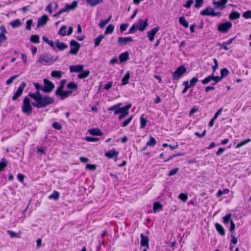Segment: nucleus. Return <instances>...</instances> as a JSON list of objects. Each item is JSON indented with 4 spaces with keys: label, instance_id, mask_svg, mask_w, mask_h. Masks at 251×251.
Instances as JSON below:
<instances>
[{
    "label": "nucleus",
    "instance_id": "f3484780",
    "mask_svg": "<svg viewBox=\"0 0 251 251\" xmlns=\"http://www.w3.org/2000/svg\"><path fill=\"white\" fill-rule=\"evenodd\" d=\"M159 27H155L152 28L150 31H149L147 33V35L149 40L151 42H152L154 39V36L156 33L159 30Z\"/></svg>",
    "mask_w": 251,
    "mask_h": 251
},
{
    "label": "nucleus",
    "instance_id": "338daca9",
    "mask_svg": "<svg viewBox=\"0 0 251 251\" xmlns=\"http://www.w3.org/2000/svg\"><path fill=\"white\" fill-rule=\"evenodd\" d=\"M85 140L88 142H96L99 140V138L91 137H86Z\"/></svg>",
    "mask_w": 251,
    "mask_h": 251
},
{
    "label": "nucleus",
    "instance_id": "a18cd8bd",
    "mask_svg": "<svg viewBox=\"0 0 251 251\" xmlns=\"http://www.w3.org/2000/svg\"><path fill=\"white\" fill-rule=\"evenodd\" d=\"M33 25V20L32 19H28L26 22V29L28 30H30L31 28V26Z\"/></svg>",
    "mask_w": 251,
    "mask_h": 251
},
{
    "label": "nucleus",
    "instance_id": "e2e57ef3",
    "mask_svg": "<svg viewBox=\"0 0 251 251\" xmlns=\"http://www.w3.org/2000/svg\"><path fill=\"white\" fill-rule=\"evenodd\" d=\"M128 26V24H123L120 25V30L122 32L126 30V28Z\"/></svg>",
    "mask_w": 251,
    "mask_h": 251
},
{
    "label": "nucleus",
    "instance_id": "bf43d9fd",
    "mask_svg": "<svg viewBox=\"0 0 251 251\" xmlns=\"http://www.w3.org/2000/svg\"><path fill=\"white\" fill-rule=\"evenodd\" d=\"M6 166V163L5 162L4 159H2L0 162V172L3 171Z\"/></svg>",
    "mask_w": 251,
    "mask_h": 251
},
{
    "label": "nucleus",
    "instance_id": "2f4dec72",
    "mask_svg": "<svg viewBox=\"0 0 251 251\" xmlns=\"http://www.w3.org/2000/svg\"><path fill=\"white\" fill-rule=\"evenodd\" d=\"M114 27L115 26L114 25L111 24L109 25L106 28V29L104 31V34L105 35L111 34L114 31Z\"/></svg>",
    "mask_w": 251,
    "mask_h": 251
},
{
    "label": "nucleus",
    "instance_id": "cd10ccee",
    "mask_svg": "<svg viewBox=\"0 0 251 251\" xmlns=\"http://www.w3.org/2000/svg\"><path fill=\"white\" fill-rule=\"evenodd\" d=\"M130 78V73L129 72H127L124 77L122 79V84L123 85H125L128 83V80Z\"/></svg>",
    "mask_w": 251,
    "mask_h": 251
},
{
    "label": "nucleus",
    "instance_id": "49530a36",
    "mask_svg": "<svg viewBox=\"0 0 251 251\" xmlns=\"http://www.w3.org/2000/svg\"><path fill=\"white\" fill-rule=\"evenodd\" d=\"M221 77L223 78L224 77L226 76L229 73L228 70L226 68H223L221 70Z\"/></svg>",
    "mask_w": 251,
    "mask_h": 251
},
{
    "label": "nucleus",
    "instance_id": "5fc2aeb1",
    "mask_svg": "<svg viewBox=\"0 0 251 251\" xmlns=\"http://www.w3.org/2000/svg\"><path fill=\"white\" fill-rule=\"evenodd\" d=\"M108 23V20H101L99 24V27L100 28H103Z\"/></svg>",
    "mask_w": 251,
    "mask_h": 251
},
{
    "label": "nucleus",
    "instance_id": "5701e85b",
    "mask_svg": "<svg viewBox=\"0 0 251 251\" xmlns=\"http://www.w3.org/2000/svg\"><path fill=\"white\" fill-rule=\"evenodd\" d=\"M119 154L118 151H116L115 149L111 150L105 153V156L108 158H112L114 156H117Z\"/></svg>",
    "mask_w": 251,
    "mask_h": 251
},
{
    "label": "nucleus",
    "instance_id": "20e7f679",
    "mask_svg": "<svg viewBox=\"0 0 251 251\" xmlns=\"http://www.w3.org/2000/svg\"><path fill=\"white\" fill-rule=\"evenodd\" d=\"M200 14L203 16H211L213 17L218 16L219 17L221 16L220 12H215L214 9L210 6H208L205 9L201 10Z\"/></svg>",
    "mask_w": 251,
    "mask_h": 251
},
{
    "label": "nucleus",
    "instance_id": "de8ad7c7",
    "mask_svg": "<svg viewBox=\"0 0 251 251\" xmlns=\"http://www.w3.org/2000/svg\"><path fill=\"white\" fill-rule=\"evenodd\" d=\"M68 88L70 89H76L77 88V85L73 82H69L67 85Z\"/></svg>",
    "mask_w": 251,
    "mask_h": 251
},
{
    "label": "nucleus",
    "instance_id": "72a5a7b5",
    "mask_svg": "<svg viewBox=\"0 0 251 251\" xmlns=\"http://www.w3.org/2000/svg\"><path fill=\"white\" fill-rule=\"evenodd\" d=\"M10 24L13 28H16L21 25V22L19 19H16L10 22Z\"/></svg>",
    "mask_w": 251,
    "mask_h": 251
},
{
    "label": "nucleus",
    "instance_id": "c9c22d12",
    "mask_svg": "<svg viewBox=\"0 0 251 251\" xmlns=\"http://www.w3.org/2000/svg\"><path fill=\"white\" fill-rule=\"evenodd\" d=\"M156 144V140L152 136L150 137L149 141L147 143V146L154 147Z\"/></svg>",
    "mask_w": 251,
    "mask_h": 251
},
{
    "label": "nucleus",
    "instance_id": "9b49d317",
    "mask_svg": "<svg viewBox=\"0 0 251 251\" xmlns=\"http://www.w3.org/2000/svg\"><path fill=\"white\" fill-rule=\"evenodd\" d=\"M67 29V26L66 25H62L58 32V34L62 36H65L66 35H71L73 31V28L71 26H70L68 28V31L67 32L66 30Z\"/></svg>",
    "mask_w": 251,
    "mask_h": 251
},
{
    "label": "nucleus",
    "instance_id": "e433bc0d",
    "mask_svg": "<svg viewBox=\"0 0 251 251\" xmlns=\"http://www.w3.org/2000/svg\"><path fill=\"white\" fill-rule=\"evenodd\" d=\"M179 22L180 24H181L185 28L188 27V24L184 17H181L179 18Z\"/></svg>",
    "mask_w": 251,
    "mask_h": 251
},
{
    "label": "nucleus",
    "instance_id": "423d86ee",
    "mask_svg": "<svg viewBox=\"0 0 251 251\" xmlns=\"http://www.w3.org/2000/svg\"><path fill=\"white\" fill-rule=\"evenodd\" d=\"M70 44L71 50L69 51V54L73 55L76 54L80 47V44L73 40L71 41Z\"/></svg>",
    "mask_w": 251,
    "mask_h": 251
},
{
    "label": "nucleus",
    "instance_id": "dca6fc26",
    "mask_svg": "<svg viewBox=\"0 0 251 251\" xmlns=\"http://www.w3.org/2000/svg\"><path fill=\"white\" fill-rule=\"evenodd\" d=\"M148 19H146V21H143L142 19H140L138 21L137 23L136 24L138 29L141 31H144L147 26L148 25Z\"/></svg>",
    "mask_w": 251,
    "mask_h": 251
},
{
    "label": "nucleus",
    "instance_id": "c85d7f7f",
    "mask_svg": "<svg viewBox=\"0 0 251 251\" xmlns=\"http://www.w3.org/2000/svg\"><path fill=\"white\" fill-rule=\"evenodd\" d=\"M90 74V71L88 70L82 71L78 74L77 77L79 78L82 79L85 77H87Z\"/></svg>",
    "mask_w": 251,
    "mask_h": 251
},
{
    "label": "nucleus",
    "instance_id": "473e14b6",
    "mask_svg": "<svg viewBox=\"0 0 251 251\" xmlns=\"http://www.w3.org/2000/svg\"><path fill=\"white\" fill-rule=\"evenodd\" d=\"M162 208V205L160 203L156 202L154 203L153 210L154 212H156L161 210Z\"/></svg>",
    "mask_w": 251,
    "mask_h": 251
},
{
    "label": "nucleus",
    "instance_id": "9d476101",
    "mask_svg": "<svg viewBox=\"0 0 251 251\" xmlns=\"http://www.w3.org/2000/svg\"><path fill=\"white\" fill-rule=\"evenodd\" d=\"M44 86L42 89V91L45 92H51L54 88V85L52 82L46 78L44 79Z\"/></svg>",
    "mask_w": 251,
    "mask_h": 251
},
{
    "label": "nucleus",
    "instance_id": "ea45409f",
    "mask_svg": "<svg viewBox=\"0 0 251 251\" xmlns=\"http://www.w3.org/2000/svg\"><path fill=\"white\" fill-rule=\"evenodd\" d=\"M231 214L229 213L223 218V221L225 225L227 224L231 221Z\"/></svg>",
    "mask_w": 251,
    "mask_h": 251
},
{
    "label": "nucleus",
    "instance_id": "ddd939ff",
    "mask_svg": "<svg viewBox=\"0 0 251 251\" xmlns=\"http://www.w3.org/2000/svg\"><path fill=\"white\" fill-rule=\"evenodd\" d=\"M78 1L74 0L72 3H66L65 7L62 8L64 12H68L70 11L74 10L77 6Z\"/></svg>",
    "mask_w": 251,
    "mask_h": 251
},
{
    "label": "nucleus",
    "instance_id": "4d7b16f0",
    "mask_svg": "<svg viewBox=\"0 0 251 251\" xmlns=\"http://www.w3.org/2000/svg\"><path fill=\"white\" fill-rule=\"evenodd\" d=\"M243 17L245 19H251V11L249 10L245 12L243 14Z\"/></svg>",
    "mask_w": 251,
    "mask_h": 251
},
{
    "label": "nucleus",
    "instance_id": "8fccbe9b",
    "mask_svg": "<svg viewBox=\"0 0 251 251\" xmlns=\"http://www.w3.org/2000/svg\"><path fill=\"white\" fill-rule=\"evenodd\" d=\"M19 75H13L11 77H10L9 79H8L6 80V84L7 85H9L12 83L13 80L15 79Z\"/></svg>",
    "mask_w": 251,
    "mask_h": 251
},
{
    "label": "nucleus",
    "instance_id": "412c9836",
    "mask_svg": "<svg viewBox=\"0 0 251 251\" xmlns=\"http://www.w3.org/2000/svg\"><path fill=\"white\" fill-rule=\"evenodd\" d=\"M83 65H72L70 66V71L71 73H79L83 70Z\"/></svg>",
    "mask_w": 251,
    "mask_h": 251
},
{
    "label": "nucleus",
    "instance_id": "6e6d98bb",
    "mask_svg": "<svg viewBox=\"0 0 251 251\" xmlns=\"http://www.w3.org/2000/svg\"><path fill=\"white\" fill-rule=\"evenodd\" d=\"M217 46L220 47L221 49H223L225 50H228V48H227V46L225 42L223 43H218Z\"/></svg>",
    "mask_w": 251,
    "mask_h": 251
},
{
    "label": "nucleus",
    "instance_id": "6e6552de",
    "mask_svg": "<svg viewBox=\"0 0 251 251\" xmlns=\"http://www.w3.org/2000/svg\"><path fill=\"white\" fill-rule=\"evenodd\" d=\"M26 86V83L25 82H22L18 89L12 97V100H16L23 93L24 89Z\"/></svg>",
    "mask_w": 251,
    "mask_h": 251
},
{
    "label": "nucleus",
    "instance_id": "3c124183",
    "mask_svg": "<svg viewBox=\"0 0 251 251\" xmlns=\"http://www.w3.org/2000/svg\"><path fill=\"white\" fill-rule=\"evenodd\" d=\"M213 79L212 80H214L215 81L214 83H212L213 85H215L216 83L220 81L222 78L221 76H214L213 74Z\"/></svg>",
    "mask_w": 251,
    "mask_h": 251
},
{
    "label": "nucleus",
    "instance_id": "79ce46f5",
    "mask_svg": "<svg viewBox=\"0 0 251 251\" xmlns=\"http://www.w3.org/2000/svg\"><path fill=\"white\" fill-rule=\"evenodd\" d=\"M251 141V139H247V140H246L245 141H242L241 142L238 143L236 145V149L240 148L241 147H242L243 146H244L246 144H247V143H249Z\"/></svg>",
    "mask_w": 251,
    "mask_h": 251
},
{
    "label": "nucleus",
    "instance_id": "f8f14e48",
    "mask_svg": "<svg viewBox=\"0 0 251 251\" xmlns=\"http://www.w3.org/2000/svg\"><path fill=\"white\" fill-rule=\"evenodd\" d=\"M131 107V104L129 103L124 107H122L121 112H120V115L119 116V120H121L122 119L126 117L129 113V109Z\"/></svg>",
    "mask_w": 251,
    "mask_h": 251
},
{
    "label": "nucleus",
    "instance_id": "b1692460",
    "mask_svg": "<svg viewBox=\"0 0 251 251\" xmlns=\"http://www.w3.org/2000/svg\"><path fill=\"white\" fill-rule=\"evenodd\" d=\"M129 59V53L127 51L122 53L119 55V61L120 62H124Z\"/></svg>",
    "mask_w": 251,
    "mask_h": 251
},
{
    "label": "nucleus",
    "instance_id": "1a4fd4ad",
    "mask_svg": "<svg viewBox=\"0 0 251 251\" xmlns=\"http://www.w3.org/2000/svg\"><path fill=\"white\" fill-rule=\"evenodd\" d=\"M186 69L183 66H181L177 68L176 70L174 73L173 77V79L177 80L186 72Z\"/></svg>",
    "mask_w": 251,
    "mask_h": 251
},
{
    "label": "nucleus",
    "instance_id": "774afa93",
    "mask_svg": "<svg viewBox=\"0 0 251 251\" xmlns=\"http://www.w3.org/2000/svg\"><path fill=\"white\" fill-rule=\"evenodd\" d=\"M213 62L214 63V65L212 66V69L213 72H214L218 67V61L216 58L213 59Z\"/></svg>",
    "mask_w": 251,
    "mask_h": 251
},
{
    "label": "nucleus",
    "instance_id": "2eb2a0df",
    "mask_svg": "<svg viewBox=\"0 0 251 251\" xmlns=\"http://www.w3.org/2000/svg\"><path fill=\"white\" fill-rule=\"evenodd\" d=\"M0 47L1 45V43L7 40V37L6 34L7 33V30L4 25H1L0 26Z\"/></svg>",
    "mask_w": 251,
    "mask_h": 251
},
{
    "label": "nucleus",
    "instance_id": "37998d69",
    "mask_svg": "<svg viewBox=\"0 0 251 251\" xmlns=\"http://www.w3.org/2000/svg\"><path fill=\"white\" fill-rule=\"evenodd\" d=\"M213 79V75H209L205 79L202 80V83L204 85L207 84L209 83Z\"/></svg>",
    "mask_w": 251,
    "mask_h": 251
},
{
    "label": "nucleus",
    "instance_id": "603ef678",
    "mask_svg": "<svg viewBox=\"0 0 251 251\" xmlns=\"http://www.w3.org/2000/svg\"><path fill=\"white\" fill-rule=\"evenodd\" d=\"M178 198L184 202H185L188 199V196L186 194L181 193L179 195Z\"/></svg>",
    "mask_w": 251,
    "mask_h": 251
},
{
    "label": "nucleus",
    "instance_id": "393cba45",
    "mask_svg": "<svg viewBox=\"0 0 251 251\" xmlns=\"http://www.w3.org/2000/svg\"><path fill=\"white\" fill-rule=\"evenodd\" d=\"M89 132L91 135L95 136H101L102 132L98 128H92L89 130Z\"/></svg>",
    "mask_w": 251,
    "mask_h": 251
},
{
    "label": "nucleus",
    "instance_id": "052dcab7",
    "mask_svg": "<svg viewBox=\"0 0 251 251\" xmlns=\"http://www.w3.org/2000/svg\"><path fill=\"white\" fill-rule=\"evenodd\" d=\"M178 170L179 169L177 168H175L174 169H172L169 173L168 176H174V175H176L178 172Z\"/></svg>",
    "mask_w": 251,
    "mask_h": 251
},
{
    "label": "nucleus",
    "instance_id": "f704fd0d",
    "mask_svg": "<svg viewBox=\"0 0 251 251\" xmlns=\"http://www.w3.org/2000/svg\"><path fill=\"white\" fill-rule=\"evenodd\" d=\"M104 37V36L103 35H100L99 36H98L95 40H94V42H95V47H98V46H99L100 42L101 41V40L103 39V38Z\"/></svg>",
    "mask_w": 251,
    "mask_h": 251
},
{
    "label": "nucleus",
    "instance_id": "aec40b11",
    "mask_svg": "<svg viewBox=\"0 0 251 251\" xmlns=\"http://www.w3.org/2000/svg\"><path fill=\"white\" fill-rule=\"evenodd\" d=\"M133 39L131 37H120L118 39V43L122 46L125 45L129 42H132Z\"/></svg>",
    "mask_w": 251,
    "mask_h": 251
},
{
    "label": "nucleus",
    "instance_id": "0e129e2a",
    "mask_svg": "<svg viewBox=\"0 0 251 251\" xmlns=\"http://www.w3.org/2000/svg\"><path fill=\"white\" fill-rule=\"evenodd\" d=\"M96 168V167L95 165L88 164L86 166V169L88 170L95 171Z\"/></svg>",
    "mask_w": 251,
    "mask_h": 251
},
{
    "label": "nucleus",
    "instance_id": "7ed1b4c3",
    "mask_svg": "<svg viewBox=\"0 0 251 251\" xmlns=\"http://www.w3.org/2000/svg\"><path fill=\"white\" fill-rule=\"evenodd\" d=\"M65 83V80L61 82V85L56 90V94L60 96L62 100H63L72 94V91H64L63 88Z\"/></svg>",
    "mask_w": 251,
    "mask_h": 251
},
{
    "label": "nucleus",
    "instance_id": "4be33fe9",
    "mask_svg": "<svg viewBox=\"0 0 251 251\" xmlns=\"http://www.w3.org/2000/svg\"><path fill=\"white\" fill-rule=\"evenodd\" d=\"M140 237H141V246H142V247L145 246L147 247V249H149V238L147 236L144 235V234L142 233L140 234Z\"/></svg>",
    "mask_w": 251,
    "mask_h": 251
},
{
    "label": "nucleus",
    "instance_id": "a878e982",
    "mask_svg": "<svg viewBox=\"0 0 251 251\" xmlns=\"http://www.w3.org/2000/svg\"><path fill=\"white\" fill-rule=\"evenodd\" d=\"M55 45L56 47L60 50H63L67 49L68 47L67 45L63 42H60L59 40L56 41Z\"/></svg>",
    "mask_w": 251,
    "mask_h": 251
},
{
    "label": "nucleus",
    "instance_id": "0eeeda50",
    "mask_svg": "<svg viewBox=\"0 0 251 251\" xmlns=\"http://www.w3.org/2000/svg\"><path fill=\"white\" fill-rule=\"evenodd\" d=\"M232 25L229 22L220 24L218 26V30L221 32L226 33L231 28Z\"/></svg>",
    "mask_w": 251,
    "mask_h": 251
},
{
    "label": "nucleus",
    "instance_id": "f03ea898",
    "mask_svg": "<svg viewBox=\"0 0 251 251\" xmlns=\"http://www.w3.org/2000/svg\"><path fill=\"white\" fill-rule=\"evenodd\" d=\"M22 112L27 116H29L32 112V107L29 99L25 97L23 100V104L22 107Z\"/></svg>",
    "mask_w": 251,
    "mask_h": 251
},
{
    "label": "nucleus",
    "instance_id": "680f3d73",
    "mask_svg": "<svg viewBox=\"0 0 251 251\" xmlns=\"http://www.w3.org/2000/svg\"><path fill=\"white\" fill-rule=\"evenodd\" d=\"M52 126L55 129H58V130H60L62 128V126H61V125L59 123H57V122L53 123L52 124Z\"/></svg>",
    "mask_w": 251,
    "mask_h": 251
},
{
    "label": "nucleus",
    "instance_id": "c03bdc74",
    "mask_svg": "<svg viewBox=\"0 0 251 251\" xmlns=\"http://www.w3.org/2000/svg\"><path fill=\"white\" fill-rule=\"evenodd\" d=\"M229 193V190L228 189H225L223 190H219L217 194V196L220 197L225 194H228Z\"/></svg>",
    "mask_w": 251,
    "mask_h": 251
},
{
    "label": "nucleus",
    "instance_id": "69168bd1",
    "mask_svg": "<svg viewBox=\"0 0 251 251\" xmlns=\"http://www.w3.org/2000/svg\"><path fill=\"white\" fill-rule=\"evenodd\" d=\"M118 63V59L117 57H113L109 61V63L111 65H115Z\"/></svg>",
    "mask_w": 251,
    "mask_h": 251
},
{
    "label": "nucleus",
    "instance_id": "58836bf2",
    "mask_svg": "<svg viewBox=\"0 0 251 251\" xmlns=\"http://www.w3.org/2000/svg\"><path fill=\"white\" fill-rule=\"evenodd\" d=\"M147 120L144 118V115H142L140 117V128H144L147 124Z\"/></svg>",
    "mask_w": 251,
    "mask_h": 251
},
{
    "label": "nucleus",
    "instance_id": "864d4df0",
    "mask_svg": "<svg viewBox=\"0 0 251 251\" xmlns=\"http://www.w3.org/2000/svg\"><path fill=\"white\" fill-rule=\"evenodd\" d=\"M138 29L137 26L136 25H132V26L130 28L128 31V33L131 34L134 33L136 30Z\"/></svg>",
    "mask_w": 251,
    "mask_h": 251
},
{
    "label": "nucleus",
    "instance_id": "39448f33",
    "mask_svg": "<svg viewBox=\"0 0 251 251\" xmlns=\"http://www.w3.org/2000/svg\"><path fill=\"white\" fill-rule=\"evenodd\" d=\"M54 61L52 57L47 54L40 55L38 60V62L43 65H50Z\"/></svg>",
    "mask_w": 251,
    "mask_h": 251
},
{
    "label": "nucleus",
    "instance_id": "09e8293b",
    "mask_svg": "<svg viewBox=\"0 0 251 251\" xmlns=\"http://www.w3.org/2000/svg\"><path fill=\"white\" fill-rule=\"evenodd\" d=\"M132 118H133V116H131L130 117H129L127 119H126L125 121H124L122 123V126H123V127L126 126L130 123V122L132 120Z\"/></svg>",
    "mask_w": 251,
    "mask_h": 251
},
{
    "label": "nucleus",
    "instance_id": "13d9d810",
    "mask_svg": "<svg viewBox=\"0 0 251 251\" xmlns=\"http://www.w3.org/2000/svg\"><path fill=\"white\" fill-rule=\"evenodd\" d=\"M198 81V79L197 77H194L192 78L190 82V86H191V87H194Z\"/></svg>",
    "mask_w": 251,
    "mask_h": 251
},
{
    "label": "nucleus",
    "instance_id": "c756f323",
    "mask_svg": "<svg viewBox=\"0 0 251 251\" xmlns=\"http://www.w3.org/2000/svg\"><path fill=\"white\" fill-rule=\"evenodd\" d=\"M215 227L217 230L218 231L219 234L221 235H224L225 234V230L223 227L219 224H216Z\"/></svg>",
    "mask_w": 251,
    "mask_h": 251
},
{
    "label": "nucleus",
    "instance_id": "4468645a",
    "mask_svg": "<svg viewBox=\"0 0 251 251\" xmlns=\"http://www.w3.org/2000/svg\"><path fill=\"white\" fill-rule=\"evenodd\" d=\"M228 0H220L218 1L214 0L212 3L215 6L216 9L223 10L225 7V5L227 2Z\"/></svg>",
    "mask_w": 251,
    "mask_h": 251
},
{
    "label": "nucleus",
    "instance_id": "7c9ffc66",
    "mask_svg": "<svg viewBox=\"0 0 251 251\" xmlns=\"http://www.w3.org/2000/svg\"><path fill=\"white\" fill-rule=\"evenodd\" d=\"M240 14L238 12H231L229 16V18L231 20L238 19L240 18Z\"/></svg>",
    "mask_w": 251,
    "mask_h": 251
},
{
    "label": "nucleus",
    "instance_id": "bb28decb",
    "mask_svg": "<svg viewBox=\"0 0 251 251\" xmlns=\"http://www.w3.org/2000/svg\"><path fill=\"white\" fill-rule=\"evenodd\" d=\"M63 73L60 71H53L51 73L52 77L60 78L62 77Z\"/></svg>",
    "mask_w": 251,
    "mask_h": 251
},
{
    "label": "nucleus",
    "instance_id": "6ab92c4d",
    "mask_svg": "<svg viewBox=\"0 0 251 251\" xmlns=\"http://www.w3.org/2000/svg\"><path fill=\"white\" fill-rule=\"evenodd\" d=\"M48 20V17L46 15H44L41 17L39 18L38 19V23L37 25V28L44 26L47 24Z\"/></svg>",
    "mask_w": 251,
    "mask_h": 251
},
{
    "label": "nucleus",
    "instance_id": "a19ab883",
    "mask_svg": "<svg viewBox=\"0 0 251 251\" xmlns=\"http://www.w3.org/2000/svg\"><path fill=\"white\" fill-rule=\"evenodd\" d=\"M50 199H54L57 200L59 198V193L57 191H54L53 193L49 196Z\"/></svg>",
    "mask_w": 251,
    "mask_h": 251
},
{
    "label": "nucleus",
    "instance_id": "a211bd4d",
    "mask_svg": "<svg viewBox=\"0 0 251 251\" xmlns=\"http://www.w3.org/2000/svg\"><path fill=\"white\" fill-rule=\"evenodd\" d=\"M122 103H117L108 108V111H113L115 115L120 114V112H121V110L122 109V107H121Z\"/></svg>",
    "mask_w": 251,
    "mask_h": 251
},
{
    "label": "nucleus",
    "instance_id": "4c0bfd02",
    "mask_svg": "<svg viewBox=\"0 0 251 251\" xmlns=\"http://www.w3.org/2000/svg\"><path fill=\"white\" fill-rule=\"evenodd\" d=\"M30 41L35 44L39 43V36L37 35H32L30 36Z\"/></svg>",
    "mask_w": 251,
    "mask_h": 251
},
{
    "label": "nucleus",
    "instance_id": "f257e3e1",
    "mask_svg": "<svg viewBox=\"0 0 251 251\" xmlns=\"http://www.w3.org/2000/svg\"><path fill=\"white\" fill-rule=\"evenodd\" d=\"M28 95L35 101L32 104L38 108L45 107L54 102L53 98L47 96H43L38 91L35 93H29Z\"/></svg>",
    "mask_w": 251,
    "mask_h": 251
}]
</instances>
